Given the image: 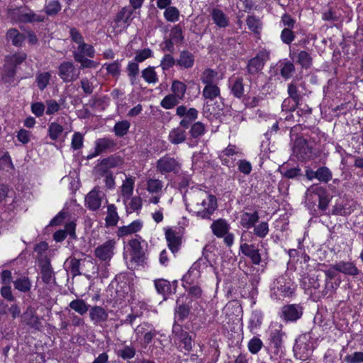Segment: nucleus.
Returning <instances> with one entry per match:
<instances>
[{
	"label": "nucleus",
	"instance_id": "nucleus-1",
	"mask_svg": "<svg viewBox=\"0 0 363 363\" xmlns=\"http://www.w3.org/2000/svg\"><path fill=\"white\" fill-rule=\"evenodd\" d=\"M186 208L202 218H210L217 208V199L201 189H191L184 194Z\"/></svg>",
	"mask_w": 363,
	"mask_h": 363
},
{
	"label": "nucleus",
	"instance_id": "nucleus-2",
	"mask_svg": "<svg viewBox=\"0 0 363 363\" xmlns=\"http://www.w3.org/2000/svg\"><path fill=\"white\" fill-rule=\"evenodd\" d=\"M9 17L21 23H35L43 22L45 20V16L38 14L32 11H26L20 9L9 10Z\"/></svg>",
	"mask_w": 363,
	"mask_h": 363
},
{
	"label": "nucleus",
	"instance_id": "nucleus-3",
	"mask_svg": "<svg viewBox=\"0 0 363 363\" xmlns=\"http://www.w3.org/2000/svg\"><path fill=\"white\" fill-rule=\"evenodd\" d=\"M172 338L176 345H179V347H181V345L183 344V349L185 351L189 352L191 350L193 346L192 337L177 323H174L172 327Z\"/></svg>",
	"mask_w": 363,
	"mask_h": 363
},
{
	"label": "nucleus",
	"instance_id": "nucleus-4",
	"mask_svg": "<svg viewBox=\"0 0 363 363\" xmlns=\"http://www.w3.org/2000/svg\"><path fill=\"white\" fill-rule=\"evenodd\" d=\"M313 195L318 197V208L323 211L325 210L330 201L326 189L318 184H313L308 188L306 192V199L309 201H311Z\"/></svg>",
	"mask_w": 363,
	"mask_h": 363
},
{
	"label": "nucleus",
	"instance_id": "nucleus-5",
	"mask_svg": "<svg viewBox=\"0 0 363 363\" xmlns=\"http://www.w3.org/2000/svg\"><path fill=\"white\" fill-rule=\"evenodd\" d=\"M311 145L302 137L297 138L294 143L293 152L299 160L311 159L313 155Z\"/></svg>",
	"mask_w": 363,
	"mask_h": 363
},
{
	"label": "nucleus",
	"instance_id": "nucleus-6",
	"mask_svg": "<svg viewBox=\"0 0 363 363\" xmlns=\"http://www.w3.org/2000/svg\"><path fill=\"white\" fill-rule=\"evenodd\" d=\"M79 74V71L77 69L72 62H63L58 67V75L64 82H72L78 79Z\"/></svg>",
	"mask_w": 363,
	"mask_h": 363
},
{
	"label": "nucleus",
	"instance_id": "nucleus-7",
	"mask_svg": "<svg viewBox=\"0 0 363 363\" xmlns=\"http://www.w3.org/2000/svg\"><path fill=\"white\" fill-rule=\"evenodd\" d=\"M156 169L162 174L170 172L177 173L180 169V164L174 157L165 155L157 160Z\"/></svg>",
	"mask_w": 363,
	"mask_h": 363
},
{
	"label": "nucleus",
	"instance_id": "nucleus-8",
	"mask_svg": "<svg viewBox=\"0 0 363 363\" xmlns=\"http://www.w3.org/2000/svg\"><path fill=\"white\" fill-rule=\"evenodd\" d=\"M269 53L266 50H259L256 56L249 60L247 69L248 73L255 74L260 72L269 60Z\"/></svg>",
	"mask_w": 363,
	"mask_h": 363
},
{
	"label": "nucleus",
	"instance_id": "nucleus-9",
	"mask_svg": "<svg viewBox=\"0 0 363 363\" xmlns=\"http://www.w3.org/2000/svg\"><path fill=\"white\" fill-rule=\"evenodd\" d=\"M303 315V307L299 304H288L281 308L280 317L286 321L294 322Z\"/></svg>",
	"mask_w": 363,
	"mask_h": 363
},
{
	"label": "nucleus",
	"instance_id": "nucleus-10",
	"mask_svg": "<svg viewBox=\"0 0 363 363\" xmlns=\"http://www.w3.org/2000/svg\"><path fill=\"white\" fill-rule=\"evenodd\" d=\"M116 242L109 240L98 246L94 251L95 256L101 261H109L113 255Z\"/></svg>",
	"mask_w": 363,
	"mask_h": 363
},
{
	"label": "nucleus",
	"instance_id": "nucleus-11",
	"mask_svg": "<svg viewBox=\"0 0 363 363\" xmlns=\"http://www.w3.org/2000/svg\"><path fill=\"white\" fill-rule=\"evenodd\" d=\"M104 194L99 187L94 188L85 197V204L91 211L98 210L101 204Z\"/></svg>",
	"mask_w": 363,
	"mask_h": 363
},
{
	"label": "nucleus",
	"instance_id": "nucleus-12",
	"mask_svg": "<svg viewBox=\"0 0 363 363\" xmlns=\"http://www.w3.org/2000/svg\"><path fill=\"white\" fill-rule=\"evenodd\" d=\"M288 94L289 97L293 100L294 105L290 108H287V103H289L288 99H285L282 104V109L286 111H294L296 107L299 106L300 101L301 100V96L298 93V86L294 81L288 85Z\"/></svg>",
	"mask_w": 363,
	"mask_h": 363
},
{
	"label": "nucleus",
	"instance_id": "nucleus-13",
	"mask_svg": "<svg viewBox=\"0 0 363 363\" xmlns=\"http://www.w3.org/2000/svg\"><path fill=\"white\" fill-rule=\"evenodd\" d=\"M116 145L113 140L108 138H99L96 141L94 152L89 155L87 158L91 159L102 152L112 150Z\"/></svg>",
	"mask_w": 363,
	"mask_h": 363
},
{
	"label": "nucleus",
	"instance_id": "nucleus-14",
	"mask_svg": "<svg viewBox=\"0 0 363 363\" xmlns=\"http://www.w3.org/2000/svg\"><path fill=\"white\" fill-rule=\"evenodd\" d=\"M40 266L43 281L46 284L55 282V274L49 259L45 257L44 259L41 260Z\"/></svg>",
	"mask_w": 363,
	"mask_h": 363
},
{
	"label": "nucleus",
	"instance_id": "nucleus-15",
	"mask_svg": "<svg viewBox=\"0 0 363 363\" xmlns=\"http://www.w3.org/2000/svg\"><path fill=\"white\" fill-rule=\"evenodd\" d=\"M240 250L243 255L249 257L254 264L258 265L261 262V255L259 250L256 248L255 245H249L247 243L241 244Z\"/></svg>",
	"mask_w": 363,
	"mask_h": 363
},
{
	"label": "nucleus",
	"instance_id": "nucleus-16",
	"mask_svg": "<svg viewBox=\"0 0 363 363\" xmlns=\"http://www.w3.org/2000/svg\"><path fill=\"white\" fill-rule=\"evenodd\" d=\"M333 268L345 275L356 277L359 274V270L352 262L340 261L333 264Z\"/></svg>",
	"mask_w": 363,
	"mask_h": 363
},
{
	"label": "nucleus",
	"instance_id": "nucleus-17",
	"mask_svg": "<svg viewBox=\"0 0 363 363\" xmlns=\"http://www.w3.org/2000/svg\"><path fill=\"white\" fill-rule=\"evenodd\" d=\"M128 245L131 249V259L138 264L143 262L145 252L143 250L140 242L137 239H133L129 241Z\"/></svg>",
	"mask_w": 363,
	"mask_h": 363
},
{
	"label": "nucleus",
	"instance_id": "nucleus-18",
	"mask_svg": "<svg viewBox=\"0 0 363 363\" xmlns=\"http://www.w3.org/2000/svg\"><path fill=\"white\" fill-rule=\"evenodd\" d=\"M213 23L220 28H225L230 24L228 16L220 9L213 8L211 11Z\"/></svg>",
	"mask_w": 363,
	"mask_h": 363
},
{
	"label": "nucleus",
	"instance_id": "nucleus-19",
	"mask_svg": "<svg viewBox=\"0 0 363 363\" xmlns=\"http://www.w3.org/2000/svg\"><path fill=\"white\" fill-rule=\"evenodd\" d=\"M165 238L170 250L173 253L177 252L182 244L181 237L174 230L171 228H168L165 231Z\"/></svg>",
	"mask_w": 363,
	"mask_h": 363
},
{
	"label": "nucleus",
	"instance_id": "nucleus-20",
	"mask_svg": "<svg viewBox=\"0 0 363 363\" xmlns=\"http://www.w3.org/2000/svg\"><path fill=\"white\" fill-rule=\"evenodd\" d=\"M89 317L94 324H99L107 320L108 313L101 306H95L90 308Z\"/></svg>",
	"mask_w": 363,
	"mask_h": 363
},
{
	"label": "nucleus",
	"instance_id": "nucleus-21",
	"mask_svg": "<svg viewBox=\"0 0 363 363\" xmlns=\"http://www.w3.org/2000/svg\"><path fill=\"white\" fill-rule=\"evenodd\" d=\"M213 233L218 238H223L229 230L230 226L224 219H218L211 225Z\"/></svg>",
	"mask_w": 363,
	"mask_h": 363
},
{
	"label": "nucleus",
	"instance_id": "nucleus-22",
	"mask_svg": "<svg viewBox=\"0 0 363 363\" xmlns=\"http://www.w3.org/2000/svg\"><path fill=\"white\" fill-rule=\"evenodd\" d=\"M208 265H211V264L210 262L206 259H199L192 264L188 273L184 276V279H188L191 275H194L196 277H199L201 269L208 267Z\"/></svg>",
	"mask_w": 363,
	"mask_h": 363
},
{
	"label": "nucleus",
	"instance_id": "nucleus-23",
	"mask_svg": "<svg viewBox=\"0 0 363 363\" xmlns=\"http://www.w3.org/2000/svg\"><path fill=\"white\" fill-rule=\"evenodd\" d=\"M168 139L174 145L184 143L186 139V130L181 127L173 128L169 133Z\"/></svg>",
	"mask_w": 363,
	"mask_h": 363
},
{
	"label": "nucleus",
	"instance_id": "nucleus-24",
	"mask_svg": "<svg viewBox=\"0 0 363 363\" xmlns=\"http://www.w3.org/2000/svg\"><path fill=\"white\" fill-rule=\"evenodd\" d=\"M23 320L30 327L39 329L41 323L38 316L35 315L33 308L29 307L22 315Z\"/></svg>",
	"mask_w": 363,
	"mask_h": 363
},
{
	"label": "nucleus",
	"instance_id": "nucleus-25",
	"mask_svg": "<svg viewBox=\"0 0 363 363\" xmlns=\"http://www.w3.org/2000/svg\"><path fill=\"white\" fill-rule=\"evenodd\" d=\"M77 55H79L80 57L87 56L92 58L94 57L95 51L91 45L86 43L84 40L82 43L78 44L77 50L72 51V55L74 60Z\"/></svg>",
	"mask_w": 363,
	"mask_h": 363
},
{
	"label": "nucleus",
	"instance_id": "nucleus-26",
	"mask_svg": "<svg viewBox=\"0 0 363 363\" xmlns=\"http://www.w3.org/2000/svg\"><path fill=\"white\" fill-rule=\"evenodd\" d=\"M201 82L206 86L217 84L219 81L218 72L211 69H206L201 74Z\"/></svg>",
	"mask_w": 363,
	"mask_h": 363
},
{
	"label": "nucleus",
	"instance_id": "nucleus-27",
	"mask_svg": "<svg viewBox=\"0 0 363 363\" xmlns=\"http://www.w3.org/2000/svg\"><path fill=\"white\" fill-rule=\"evenodd\" d=\"M135 180L132 177H126L121 187L123 202L126 203L133 192Z\"/></svg>",
	"mask_w": 363,
	"mask_h": 363
},
{
	"label": "nucleus",
	"instance_id": "nucleus-28",
	"mask_svg": "<svg viewBox=\"0 0 363 363\" xmlns=\"http://www.w3.org/2000/svg\"><path fill=\"white\" fill-rule=\"evenodd\" d=\"M123 161L120 157L110 156L103 159L99 164V171L104 172V169L108 170L109 168H113L120 166Z\"/></svg>",
	"mask_w": 363,
	"mask_h": 363
},
{
	"label": "nucleus",
	"instance_id": "nucleus-29",
	"mask_svg": "<svg viewBox=\"0 0 363 363\" xmlns=\"http://www.w3.org/2000/svg\"><path fill=\"white\" fill-rule=\"evenodd\" d=\"M119 216L116 206L114 204L107 206V215L105 218L106 225L108 227L116 226L118 222Z\"/></svg>",
	"mask_w": 363,
	"mask_h": 363
},
{
	"label": "nucleus",
	"instance_id": "nucleus-30",
	"mask_svg": "<svg viewBox=\"0 0 363 363\" xmlns=\"http://www.w3.org/2000/svg\"><path fill=\"white\" fill-rule=\"evenodd\" d=\"M6 38L16 47H21L25 40V35L16 28L9 29L6 33Z\"/></svg>",
	"mask_w": 363,
	"mask_h": 363
},
{
	"label": "nucleus",
	"instance_id": "nucleus-31",
	"mask_svg": "<svg viewBox=\"0 0 363 363\" xmlns=\"http://www.w3.org/2000/svg\"><path fill=\"white\" fill-rule=\"evenodd\" d=\"M194 63V57L189 51L184 50L180 53L179 58L177 61V64L180 67L189 69L193 67Z\"/></svg>",
	"mask_w": 363,
	"mask_h": 363
},
{
	"label": "nucleus",
	"instance_id": "nucleus-32",
	"mask_svg": "<svg viewBox=\"0 0 363 363\" xmlns=\"http://www.w3.org/2000/svg\"><path fill=\"white\" fill-rule=\"evenodd\" d=\"M142 224L138 220H135L128 225L120 227L118 230V235L123 237L135 233L140 230Z\"/></svg>",
	"mask_w": 363,
	"mask_h": 363
},
{
	"label": "nucleus",
	"instance_id": "nucleus-33",
	"mask_svg": "<svg viewBox=\"0 0 363 363\" xmlns=\"http://www.w3.org/2000/svg\"><path fill=\"white\" fill-rule=\"evenodd\" d=\"M220 94V88L217 84L205 86L202 91L203 97L211 101L219 96Z\"/></svg>",
	"mask_w": 363,
	"mask_h": 363
},
{
	"label": "nucleus",
	"instance_id": "nucleus-34",
	"mask_svg": "<svg viewBox=\"0 0 363 363\" xmlns=\"http://www.w3.org/2000/svg\"><path fill=\"white\" fill-rule=\"evenodd\" d=\"M259 216L257 212L254 213H244L241 217V225L246 228H250L255 226V224L258 221Z\"/></svg>",
	"mask_w": 363,
	"mask_h": 363
},
{
	"label": "nucleus",
	"instance_id": "nucleus-35",
	"mask_svg": "<svg viewBox=\"0 0 363 363\" xmlns=\"http://www.w3.org/2000/svg\"><path fill=\"white\" fill-rule=\"evenodd\" d=\"M230 90L236 98L240 99L244 95V83L242 77H238L231 82Z\"/></svg>",
	"mask_w": 363,
	"mask_h": 363
},
{
	"label": "nucleus",
	"instance_id": "nucleus-36",
	"mask_svg": "<svg viewBox=\"0 0 363 363\" xmlns=\"http://www.w3.org/2000/svg\"><path fill=\"white\" fill-rule=\"evenodd\" d=\"M171 90L173 95H175L179 99L182 100L186 91V86L183 82L174 80L172 82Z\"/></svg>",
	"mask_w": 363,
	"mask_h": 363
},
{
	"label": "nucleus",
	"instance_id": "nucleus-37",
	"mask_svg": "<svg viewBox=\"0 0 363 363\" xmlns=\"http://www.w3.org/2000/svg\"><path fill=\"white\" fill-rule=\"evenodd\" d=\"M63 127L57 123L52 122L48 125V135L52 140H57L62 134Z\"/></svg>",
	"mask_w": 363,
	"mask_h": 363
},
{
	"label": "nucleus",
	"instance_id": "nucleus-38",
	"mask_svg": "<svg viewBox=\"0 0 363 363\" xmlns=\"http://www.w3.org/2000/svg\"><path fill=\"white\" fill-rule=\"evenodd\" d=\"M238 153V150L236 146L229 145L224 150L220 153L219 158L221 160L223 164L228 165L229 160L226 157L233 156Z\"/></svg>",
	"mask_w": 363,
	"mask_h": 363
},
{
	"label": "nucleus",
	"instance_id": "nucleus-39",
	"mask_svg": "<svg viewBox=\"0 0 363 363\" xmlns=\"http://www.w3.org/2000/svg\"><path fill=\"white\" fill-rule=\"evenodd\" d=\"M130 127V123L129 121L124 120L119 122H117L114 127L113 131L115 135L118 137L124 136L128 131Z\"/></svg>",
	"mask_w": 363,
	"mask_h": 363
},
{
	"label": "nucleus",
	"instance_id": "nucleus-40",
	"mask_svg": "<svg viewBox=\"0 0 363 363\" xmlns=\"http://www.w3.org/2000/svg\"><path fill=\"white\" fill-rule=\"evenodd\" d=\"M69 306L80 315L85 314L89 310V306L82 299H75L71 301Z\"/></svg>",
	"mask_w": 363,
	"mask_h": 363
},
{
	"label": "nucleus",
	"instance_id": "nucleus-41",
	"mask_svg": "<svg viewBox=\"0 0 363 363\" xmlns=\"http://www.w3.org/2000/svg\"><path fill=\"white\" fill-rule=\"evenodd\" d=\"M312 57L306 51L302 50L297 55V61L303 68L307 69L312 65Z\"/></svg>",
	"mask_w": 363,
	"mask_h": 363
},
{
	"label": "nucleus",
	"instance_id": "nucleus-42",
	"mask_svg": "<svg viewBox=\"0 0 363 363\" xmlns=\"http://www.w3.org/2000/svg\"><path fill=\"white\" fill-rule=\"evenodd\" d=\"M16 289L22 292H28L31 288V282L28 277H21L13 281Z\"/></svg>",
	"mask_w": 363,
	"mask_h": 363
},
{
	"label": "nucleus",
	"instance_id": "nucleus-43",
	"mask_svg": "<svg viewBox=\"0 0 363 363\" xmlns=\"http://www.w3.org/2000/svg\"><path fill=\"white\" fill-rule=\"evenodd\" d=\"M163 187L162 182L156 179H148L147 180V190L151 194H157L162 191Z\"/></svg>",
	"mask_w": 363,
	"mask_h": 363
},
{
	"label": "nucleus",
	"instance_id": "nucleus-44",
	"mask_svg": "<svg viewBox=\"0 0 363 363\" xmlns=\"http://www.w3.org/2000/svg\"><path fill=\"white\" fill-rule=\"evenodd\" d=\"M333 174L326 167H321L317 169L316 179L323 183H328L331 180Z\"/></svg>",
	"mask_w": 363,
	"mask_h": 363
},
{
	"label": "nucleus",
	"instance_id": "nucleus-45",
	"mask_svg": "<svg viewBox=\"0 0 363 363\" xmlns=\"http://www.w3.org/2000/svg\"><path fill=\"white\" fill-rule=\"evenodd\" d=\"M180 99L175 95L168 94L161 101L160 105L165 109H171L179 103Z\"/></svg>",
	"mask_w": 363,
	"mask_h": 363
},
{
	"label": "nucleus",
	"instance_id": "nucleus-46",
	"mask_svg": "<svg viewBox=\"0 0 363 363\" xmlns=\"http://www.w3.org/2000/svg\"><path fill=\"white\" fill-rule=\"evenodd\" d=\"M189 312H190V308L187 305L182 304V305L178 306L175 308V313H174L175 322L174 323H177L176 322L177 320L179 321H183L184 319H186L188 317Z\"/></svg>",
	"mask_w": 363,
	"mask_h": 363
},
{
	"label": "nucleus",
	"instance_id": "nucleus-47",
	"mask_svg": "<svg viewBox=\"0 0 363 363\" xmlns=\"http://www.w3.org/2000/svg\"><path fill=\"white\" fill-rule=\"evenodd\" d=\"M155 288L159 294L164 296L169 294L171 291V284L169 281L165 279H158L155 281Z\"/></svg>",
	"mask_w": 363,
	"mask_h": 363
},
{
	"label": "nucleus",
	"instance_id": "nucleus-48",
	"mask_svg": "<svg viewBox=\"0 0 363 363\" xmlns=\"http://www.w3.org/2000/svg\"><path fill=\"white\" fill-rule=\"evenodd\" d=\"M75 62H79V69H84L85 68H93L95 69L98 66V63L94 60H89L85 57H80L79 55L75 56Z\"/></svg>",
	"mask_w": 363,
	"mask_h": 363
},
{
	"label": "nucleus",
	"instance_id": "nucleus-49",
	"mask_svg": "<svg viewBox=\"0 0 363 363\" xmlns=\"http://www.w3.org/2000/svg\"><path fill=\"white\" fill-rule=\"evenodd\" d=\"M206 128L203 123L198 121L194 123L189 130V133L193 138H197L205 133Z\"/></svg>",
	"mask_w": 363,
	"mask_h": 363
},
{
	"label": "nucleus",
	"instance_id": "nucleus-50",
	"mask_svg": "<svg viewBox=\"0 0 363 363\" xmlns=\"http://www.w3.org/2000/svg\"><path fill=\"white\" fill-rule=\"evenodd\" d=\"M281 280L277 281V284H279L277 286V290L280 291L281 296L284 297H291L293 296L294 293V287L293 286V284H290V283H288L287 284H281Z\"/></svg>",
	"mask_w": 363,
	"mask_h": 363
},
{
	"label": "nucleus",
	"instance_id": "nucleus-51",
	"mask_svg": "<svg viewBox=\"0 0 363 363\" xmlns=\"http://www.w3.org/2000/svg\"><path fill=\"white\" fill-rule=\"evenodd\" d=\"M142 77L147 83H156L157 82V73L153 67H148L142 72Z\"/></svg>",
	"mask_w": 363,
	"mask_h": 363
},
{
	"label": "nucleus",
	"instance_id": "nucleus-52",
	"mask_svg": "<svg viewBox=\"0 0 363 363\" xmlns=\"http://www.w3.org/2000/svg\"><path fill=\"white\" fill-rule=\"evenodd\" d=\"M142 207V199L140 196H133L126 206L127 213H130L139 211Z\"/></svg>",
	"mask_w": 363,
	"mask_h": 363
},
{
	"label": "nucleus",
	"instance_id": "nucleus-53",
	"mask_svg": "<svg viewBox=\"0 0 363 363\" xmlns=\"http://www.w3.org/2000/svg\"><path fill=\"white\" fill-rule=\"evenodd\" d=\"M135 353V349L130 345H125L122 350H119L117 352L118 356L121 357L123 359H130L133 358Z\"/></svg>",
	"mask_w": 363,
	"mask_h": 363
},
{
	"label": "nucleus",
	"instance_id": "nucleus-54",
	"mask_svg": "<svg viewBox=\"0 0 363 363\" xmlns=\"http://www.w3.org/2000/svg\"><path fill=\"white\" fill-rule=\"evenodd\" d=\"M169 39L172 40L175 44L180 43L184 40V36L182 35V30L179 26H174L170 32Z\"/></svg>",
	"mask_w": 363,
	"mask_h": 363
},
{
	"label": "nucleus",
	"instance_id": "nucleus-55",
	"mask_svg": "<svg viewBox=\"0 0 363 363\" xmlns=\"http://www.w3.org/2000/svg\"><path fill=\"white\" fill-rule=\"evenodd\" d=\"M281 65L282 67L280 70L281 75L285 79L289 78L295 72L294 65L288 61L282 63Z\"/></svg>",
	"mask_w": 363,
	"mask_h": 363
},
{
	"label": "nucleus",
	"instance_id": "nucleus-56",
	"mask_svg": "<svg viewBox=\"0 0 363 363\" xmlns=\"http://www.w3.org/2000/svg\"><path fill=\"white\" fill-rule=\"evenodd\" d=\"M50 74L49 72H43L37 75L36 82L38 88L43 90L49 83L50 79Z\"/></svg>",
	"mask_w": 363,
	"mask_h": 363
},
{
	"label": "nucleus",
	"instance_id": "nucleus-57",
	"mask_svg": "<svg viewBox=\"0 0 363 363\" xmlns=\"http://www.w3.org/2000/svg\"><path fill=\"white\" fill-rule=\"evenodd\" d=\"M106 69L109 74L112 76H118L121 71V62L117 60L112 63H106L104 65Z\"/></svg>",
	"mask_w": 363,
	"mask_h": 363
},
{
	"label": "nucleus",
	"instance_id": "nucleus-58",
	"mask_svg": "<svg viewBox=\"0 0 363 363\" xmlns=\"http://www.w3.org/2000/svg\"><path fill=\"white\" fill-rule=\"evenodd\" d=\"M248 28L254 33H258L259 29L261 28V23L259 18L255 16H249L246 20Z\"/></svg>",
	"mask_w": 363,
	"mask_h": 363
},
{
	"label": "nucleus",
	"instance_id": "nucleus-59",
	"mask_svg": "<svg viewBox=\"0 0 363 363\" xmlns=\"http://www.w3.org/2000/svg\"><path fill=\"white\" fill-rule=\"evenodd\" d=\"M164 15L168 21L174 22L178 20L179 12L176 7L169 6L166 9Z\"/></svg>",
	"mask_w": 363,
	"mask_h": 363
},
{
	"label": "nucleus",
	"instance_id": "nucleus-60",
	"mask_svg": "<svg viewBox=\"0 0 363 363\" xmlns=\"http://www.w3.org/2000/svg\"><path fill=\"white\" fill-rule=\"evenodd\" d=\"M283 335L284 333L279 329H275L271 332L270 341L276 348H279L281 346Z\"/></svg>",
	"mask_w": 363,
	"mask_h": 363
},
{
	"label": "nucleus",
	"instance_id": "nucleus-61",
	"mask_svg": "<svg viewBox=\"0 0 363 363\" xmlns=\"http://www.w3.org/2000/svg\"><path fill=\"white\" fill-rule=\"evenodd\" d=\"M132 14L133 11L130 9L124 7L117 14L116 21L118 22L123 21L124 23H128Z\"/></svg>",
	"mask_w": 363,
	"mask_h": 363
},
{
	"label": "nucleus",
	"instance_id": "nucleus-62",
	"mask_svg": "<svg viewBox=\"0 0 363 363\" xmlns=\"http://www.w3.org/2000/svg\"><path fill=\"white\" fill-rule=\"evenodd\" d=\"M269 232V227L267 222H262L254 226V233L259 238H264Z\"/></svg>",
	"mask_w": 363,
	"mask_h": 363
},
{
	"label": "nucleus",
	"instance_id": "nucleus-63",
	"mask_svg": "<svg viewBox=\"0 0 363 363\" xmlns=\"http://www.w3.org/2000/svg\"><path fill=\"white\" fill-rule=\"evenodd\" d=\"M61 9V6L57 1H50L45 8V13L49 16L57 14Z\"/></svg>",
	"mask_w": 363,
	"mask_h": 363
},
{
	"label": "nucleus",
	"instance_id": "nucleus-64",
	"mask_svg": "<svg viewBox=\"0 0 363 363\" xmlns=\"http://www.w3.org/2000/svg\"><path fill=\"white\" fill-rule=\"evenodd\" d=\"M345 361L347 363H362L363 362V352H354L351 354H347L345 357Z\"/></svg>",
	"mask_w": 363,
	"mask_h": 363
}]
</instances>
